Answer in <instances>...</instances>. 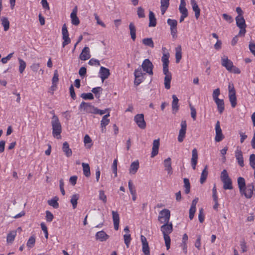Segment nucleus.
<instances>
[{
    "label": "nucleus",
    "instance_id": "54",
    "mask_svg": "<svg viewBox=\"0 0 255 255\" xmlns=\"http://www.w3.org/2000/svg\"><path fill=\"white\" fill-rule=\"evenodd\" d=\"M250 165L254 169H255V154H252L250 156Z\"/></svg>",
    "mask_w": 255,
    "mask_h": 255
},
{
    "label": "nucleus",
    "instance_id": "39",
    "mask_svg": "<svg viewBox=\"0 0 255 255\" xmlns=\"http://www.w3.org/2000/svg\"><path fill=\"white\" fill-rule=\"evenodd\" d=\"M129 28L130 30L131 38L133 41H134L136 38V28L133 23H130L129 25Z\"/></svg>",
    "mask_w": 255,
    "mask_h": 255
},
{
    "label": "nucleus",
    "instance_id": "44",
    "mask_svg": "<svg viewBox=\"0 0 255 255\" xmlns=\"http://www.w3.org/2000/svg\"><path fill=\"white\" fill-rule=\"evenodd\" d=\"M79 196L77 194H74L71 196L70 202L72 205L73 209H75L77 207V201L79 199Z\"/></svg>",
    "mask_w": 255,
    "mask_h": 255
},
{
    "label": "nucleus",
    "instance_id": "56",
    "mask_svg": "<svg viewBox=\"0 0 255 255\" xmlns=\"http://www.w3.org/2000/svg\"><path fill=\"white\" fill-rule=\"evenodd\" d=\"M63 41L62 42V47H64L66 45L71 42V39L69 36H62Z\"/></svg>",
    "mask_w": 255,
    "mask_h": 255
},
{
    "label": "nucleus",
    "instance_id": "42",
    "mask_svg": "<svg viewBox=\"0 0 255 255\" xmlns=\"http://www.w3.org/2000/svg\"><path fill=\"white\" fill-rule=\"evenodd\" d=\"M176 62L179 63L182 58V49L181 46H178L176 48Z\"/></svg>",
    "mask_w": 255,
    "mask_h": 255
},
{
    "label": "nucleus",
    "instance_id": "52",
    "mask_svg": "<svg viewBox=\"0 0 255 255\" xmlns=\"http://www.w3.org/2000/svg\"><path fill=\"white\" fill-rule=\"evenodd\" d=\"M81 97L84 100H93L94 99L93 95L91 93H83Z\"/></svg>",
    "mask_w": 255,
    "mask_h": 255
},
{
    "label": "nucleus",
    "instance_id": "6",
    "mask_svg": "<svg viewBox=\"0 0 255 255\" xmlns=\"http://www.w3.org/2000/svg\"><path fill=\"white\" fill-rule=\"evenodd\" d=\"M79 108L81 112H83L84 113L95 114L96 107L90 103L82 102Z\"/></svg>",
    "mask_w": 255,
    "mask_h": 255
},
{
    "label": "nucleus",
    "instance_id": "47",
    "mask_svg": "<svg viewBox=\"0 0 255 255\" xmlns=\"http://www.w3.org/2000/svg\"><path fill=\"white\" fill-rule=\"evenodd\" d=\"M184 186L185 188V193L188 194L190 190V185L189 179L187 178L184 179Z\"/></svg>",
    "mask_w": 255,
    "mask_h": 255
},
{
    "label": "nucleus",
    "instance_id": "10",
    "mask_svg": "<svg viewBox=\"0 0 255 255\" xmlns=\"http://www.w3.org/2000/svg\"><path fill=\"white\" fill-rule=\"evenodd\" d=\"M162 50L163 51V55L161 57V61L163 63V73H166L168 70L169 53L166 52V49L165 47H162Z\"/></svg>",
    "mask_w": 255,
    "mask_h": 255
},
{
    "label": "nucleus",
    "instance_id": "48",
    "mask_svg": "<svg viewBox=\"0 0 255 255\" xmlns=\"http://www.w3.org/2000/svg\"><path fill=\"white\" fill-rule=\"evenodd\" d=\"M124 242L127 248H128L131 241V237L130 234H126L124 235Z\"/></svg>",
    "mask_w": 255,
    "mask_h": 255
},
{
    "label": "nucleus",
    "instance_id": "27",
    "mask_svg": "<svg viewBox=\"0 0 255 255\" xmlns=\"http://www.w3.org/2000/svg\"><path fill=\"white\" fill-rule=\"evenodd\" d=\"M128 186L129 192L132 195V199L133 201H135L136 199V192L134 186L133 185L131 181H129L128 183Z\"/></svg>",
    "mask_w": 255,
    "mask_h": 255
},
{
    "label": "nucleus",
    "instance_id": "62",
    "mask_svg": "<svg viewBox=\"0 0 255 255\" xmlns=\"http://www.w3.org/2000/svg\"><path fill=\"white\" fill-rule=\"evenodd\" d=\"M223 18L229 23H231L233 21V19L231 15H229L226 13L223 14Z\"/></svg>",
    "mask_w": 255,
    "mask_h": 255
},
{
    "label": "nucleus",
    "instance_id": "11",
    "mask_svg": "<svg viewBox=\"0 0 255 255\" xmlns=\"http://www.w3.org/2000/svg\"><path fill=\"white\" fill-rule=\"evenodd\" d=\"M181 128L179 131L177 139L179 142H182L185 137L187 130V124L186 122L184 120H182L180 124Z\"/></svg>",
    "mask_w": 255,
    "mask_h": 255
},
{
    "label": "nucleus",
    "instance_id": "41",
    "mask_svg": "<svg viewBox=\"0 0 255 255\" xmlns=\"http://www.w3.org/2000/svg\"><path fill=\"white\" fill-rule=\"evenodd\" d=\"M18 61L19 63V68L18 70L20 73L22 74L24 72L26 66V62L22 59L18 58Z\"/></svg>",
    "mask_w": 255,
    "mask_h": 255
},
{
    "label": "nucleus",
    "instance_id": "3",
    "mask_svg": "<svg viewBox=\"0 0 255 255\" xmlns=\"http://www.w3.org/2000/svg\"><path fill=\"white\" fill-rule=\"evenodd\" d=\"M221 65L227 70L234 74H240L241 70L239 68L234 65L233 62L228 58L227 56L224 55L221 57Z\"/></svg>",
    "mask_w": 255,
    "mask_h": 255
},
{
    "label": "nucleus",
    "instance_id": "46",
    "mask_svg": "<svg viewBox=\"0 0 255 255\" xmlns=\"http://www.w3.org/2000/svg\"><path fill=\"white\" fill-rule=\"evenodd\" d=\"M142 43L151 48L154 47V43L151 38H146L142 39Z\"/></svg>",
    "mask_w": 255,
    "mask_h": 255
},
{
    "label": "nucleus",
    "instance_id": "49",
    "mask_svg": "<svg viewBox=\"0 0 255 255\" xmlns=\"http://www.w3.org/2000/svg\"><path fill=\"white\" fill-rule=\"evenodd\" d=\"M35 243V237L33 236H31L29 238V239L27 242L26 245L28 248H31L34 246Z\"/></svg>",
    "mask_w": 255,
    "mask_h": 255
},
{
    "label": "nucleus",
    "instance_id": "2",
    "mask_svg": "<svg viewBox=\"0 0 255 255\" xmlns=\"http://www.w3.org/2000/svg\"><path fill=\"white\" fill-rule=\"evenodd\" d=\"M160 230L163 234L165 246L167 250L170 248L171 239L169 234L173 231V225L171 222L164 223L160 227Z\"/></svg>",
    "mask_w": 255,
    "mask_h": 255
},
{
    "label": "nucleus",
    "instance_id": "59",
    "mask_svg": "<svg viewBox=\"0 0 255 255\" xmlns=\"http://www.w3.org/2000/svg\"><path fill=\"white\" fill-rule=\"evenodd\" d=\"M137 15L139 18L144 17V10L141 7H139L137 8Z\"/></svg>",
    "mask_w": 255,
    "mask_h": 255
},
{
    "label": "nucleus",
    "instance_id": "37",
    "mask_svg": "<svg viewBox=\"0 0 255 255\" xmlns=\"http://www.w3.org/2000/svg\"><path fill=\"white\" fill-rule=\"evenodd\" d=\"M208 166L207 165H206L204 169H203L201 173V177L200 179V182L201 184H203L205 182L208 176Z\"/></svg>",
    "mask_w": 255,
    "mask_h": 255
},
{
    "label": "nucleus",
    "instance_id": "43",
    "mask_svg": "<svg viewBox=\"0 0 255 255\" xmlns=\"http://www.w3.org/2000/svg\"><path fill=\"white\" fill-rule=\"evenodd\" d=\"M58 198L57 197H54L53 199L48 201V204L55 209H57L59 207V204L58 203Z\"/></svg>",
    "mask_w": 255,
    "mask_h": 255
},
{
    "label": "nucleus",
    "instance_id": "55",
    "mask_svg": "<svg viewBox=\"0 0 255 255\" xmlns=\"http://www.w3.org/2000/svg\"><path fill=\"white\" fill-rule=\"evenodd\" d=\"M220 94V91L219 88H217L213 91L212 96L214 101L219 99L218 98Z\"/></svg>",
    "mask_w": 255,
    "mask_h": 255
},
{
    "label": "nucleus",
    "instance_id": "58",
    "mask_svg": "<svg viewBox=\"0 0 255 255\" xmlns=\"http://www.w3.org/2000/svg\"><path fill=\"white\" fill-rule=\"evenodd\" d=\"M53 219V214L49 211H47L46 212V220L47 222H50Z\"/></svg>",
    "mask_w": 255,
    "mask_h": 255
},
{
    "label": "nucleus",
    "instance_id": "36",
    "mask_svg": "<svg viewBox=\"0 0 255 255\" xmlns=\"http://www.w3.org/2000/svg\"><path fill=\"white\" fill-rule=\"evenodd\" d=\"M149 27H154L156 25V20L155 17V15L154 13L150 11L149 13Z\"/></svg>",
    "mask_w": 255,
    "mask_h": 255
},
{
    "label": "nucleus",
    "instance_id": "19",
    "mask_svg": "<svg viewBox=\"0 0 255 255\" xmlns=\"http://www.w3.org/2000/svg\"><path fill=\"white\" fill-rule=\"evenodd\" d=\"M198 152L196 148H194L192 151V158L191 159V163L192 168L195 170L198 161Z\"/></svg>",
    "mask_w": 255,
    "mask_h": 255
},
{
    "label": "nucleus",
    "instance_id": "33",
    "mask_svg": "<svg viewBox=\"0 0 255 255\" xmlns=\"http://www.w3.org/2000/svg\"><path fill=\"white\" fill-rule=\"evenodd\" d=\"M179 10L180 12L181 13V15H184L188 16V10L186 7V2L185 1H181L180 2L179 6Z\"/></svg>",
    "mask_w": 255,
    "mask_h": 255
},
{
    "label": "nucleus",
    "instance_id": "24",
    "mask_svg": "<svg viewBox=\"0 0 255 255\" xmlns=\"http://www.w3.org/2000/svg\"><path fill=\"white\" fill-rule=\"evenodd\" d=\"M164 166L168 174L171 175L172 174V168L171 167V159L170 157L164 160Z\"/></svg>",
    "mask_w": 255,
    "mask_h": 255
},
{
    "label": "nucleus",
    "instance_id": "22",
    "mask_svg": "<svg viewBox=\"0 0 255 255\" xmlns=\"http://www.w3.org/2000/svg\"><path fill=\"white\" fill-rule=\"evenodd\" d=\"M159 144V139H155L153 140V146L152 148V152L151 153V157H154L158 154Z\"/></svg>",
    "mask_w": 255,
    "mask_h": 255
},
{
    "label": "nucleus",
    "instance_id": "15",
    "mask_svg": "<svg viewBox=\"0 0 255 255\" xmlns=\"http://www.w3.org/2000/svg\"><path fill=\"white\" fill-rule=\"evenodd\" d=\"M110 75V70L106 67L101 66L99 72V76L103 82Z\"/></svg>",
    "mask_w": 255,
    "mask_h": 255
},
{
    "label": "nucleus",
    "instance_id": "25",
    "mask_svg": "<svg viewBox=\"0 0 255 255\" xmlns=\"http://www.w3.org/2000/svg\"><path fill=\"white\" fill-rule=\"evenodd\" d=\"M139 167V161L137 160L132 162L129 167V172L131 174H135Z\"/></svg>",
    "mask_w": 255,
    "mask_h": 255
},
{
    "label": "nucleus",
    "instance_id": "45",
    "mask_svg": "<svg viewBox=\"0 0 255 255\" xmlns=\"http://www.w3.org/2000/svg\"><path fill=\"white\" fill-rule=\"evenodd\" d=\"M229 98L232 107L233 108H235L237 105V98L236 96V93L229 94Z\"/></svg>",
    "mask_w": 255,
    "mask_h": 255
},
{
    "label": "nucleus",
    "instance_id": "30",
    "mask_svg": "<svg viewBox=\"0 0 255 255\" xmlns=\"http://www.w3.org/2000/svg\"><path fill=\"white\" fill-rule=\"evenodd\" d=\"M62 150L65 154L67 157H70L72 155V150L70 148L69 144L67 142L65 141L63 144Z\"/></svg>",
    "mask_w": 255,
    "mask_h": 255
},
{
    "label": "nucleus",
    "instance_id": "51",
    "mask_svg": "<svg viewBox=\"0 0 255 255\" xmlns=\"http://www.w3.org/2000/svg\"><path fill=\"white\" fill-rule=\"evenodd\" d=\"M167 22L170 28H177V22L176 20L169 18L167 19Z\"/></svg>",
    "mask_w": 255,
    "mask_h": 255
},
{
    "label": "nucleus",
    "instance_id": "57",
    "mask_svg": "<svg viewBox=\"0 0 255 255\" xmlns=\"http://www.w3.org/2000/svg\"><path fill=\"white\" fill-rule=\"evenodd\" d=\"M88 64L91 66H94V65L99 66L100 64V61L98 60L94 59V58L91 59L89 61Z\"/></svg>",
    "mask_w": 255,
    "mask_h": 255
},
{
    "label": "nucleus",
    "instance_id": "13",
    "mask_svg": "<svg viewBox=\"0 0 255 255\" xmlns=\"http://www.w3.org/2000/svg\"><path fill=\"white\" fill-rule=\"evenodd\" d=\"M215 140L216 142H220L224 138V135L222 133V129L220 127V122L217 121L215 125Z\"/></svg>",
    "mask_w": 255,
    "mask_h": 255
},
{
    "label": "nucleus",
    "instance_id": "64",
    "mask_svg": "<svg viewBox=\"0 0 255 255\" xmlns=\"http://www.w3.org/2000/svg\"><path fill=\"white\" fill-rule=\"evenodd\" d=\"M40 64L39 63H34L30 66L31 70L34 72H37L39 68Z\"/></svg>",
    "mask_w": 255,
    "mask_h": 255
},
{
    "label": "nucleus",
    "instance_id": "14",
    "mask_svg": "<svg viewBox=\"0 0 255 255\" xmlns=\"http://www.w3.org/2000/svg\"><path fill=\"white\" fill-rule=\"evenodd\" d=\"M140 240L142 244V251L144 255H149L150 251L148 246V243L147 241L146 238L143 236H140Z\"/></svg>",
    "mask_w": 255,
    "mask_h": 255
},
{
    "label": "nucleus",
    "instance_id": "7",
    "mask_svg": "<svg viewBox=\"0 0 255 255\" xmlns=\"http://www.w3.org/2000/svg\"><path fill=\"white\" fill-rule=\"evenodd\" d=\"M170 212L168 209H164L159 213L158 220L161 224L169 223Z\"/></svg>",
    "mask_w": 255,
    "mask_h": 255
},
{
    "label": "nucleus",
    "instance_id": "40",
    "mask_svg": "<svg viewBox=\"0 0 255 255\" xmlns=\"http://www.w3.org/2000/svg\"><path fill=\"white\" fill-rule=\"evenodd\" d=\"M172 99L173 101L172 103V108L173 110V111L176 112L179 108V105H178V99L176 96V95H172Z\"/></svg>",
    "mask_w": 255,
    "mask_h": 255
},
{
    "label": "nucleus",
    "instance_id": "38",
    "mask_svg": "<svg viewBox=\"0 0 255 255\" xmlns=\"http://www.w3.org/2000/svg\"><path fill=\"white\" fill-rule=\"evenodd\" d=\"M1 25L3 27L5 31H7L9 28V21L6 17L3 16L1 18Z\"/></svg>",
    "mask_w": 255,
    "mask_h": 255
},
{
    "label": "nucleus",
    "instance_id": "18",
    "mask_svg": "<svg viewBox=\"0 0 255 255\" xmlns=\"http://www.w3.org/2000/svg\"><path fill=\"white\" fill-rule=\"evenodd\" d=\"M110 115L107 114L104 115L101 121V131L102 132H105L106 131V127L107 125L110 123V119L108 118L110 117Z\"/></svg>",
    "mask_w": 255,
    "mask_h": 255
},
{
    "label": "nucleus",
    "instance_id": "32",
    "mask_svg": "<svg viewBox=\"0 0 255 255\" xmlns=\"http://www.w3.org/2000/svg\"><path fill=\"white\" fill-rule=\"evenodd\" d=\"M160 3L161 12V14L163 15L169 6V0H161Z\"/></svg>",
    "mask_w": 255,
    "mask_h": 255
},
{
    "label": "nucleus",
    "instance_id": "12",
    "mask_svg": "<svg viewBox=\"0 0 255 255\" xmlns=\"http://www.w3.org/2000/svg\"><path fill=\"white\" fill-rule=\"evenodd\" d=\"M134 121L140 128L144 129L146 128V123L144 121L143 114L136 115L134 117Z\"/></svg>",
    "mask_w": 255,
    "mask_h": 255
},
{
    "label": "nucleus",
    "instance_id": "61",
    "mask_svg": "<svg viewBox=\"0 0 255 255\" xmlns=\"http://www.w3.org/2000/svg\"><path fill=\"white\" fill-rule=\"evenodd\" d=\"M228 149V147L227 146H225L222 149H221L220 150V152L222 155V159H223L224 162L226 160L225 155L227 153V151Z\"/></svg>",
    "mask_w": 255,
    "mask_h": 255
},
{
    "label": "nucleus",
    "instance_id": "9",
    "mask_svg": "<svg viewBox=\"0 0 255 255\" xmlns=\"http://www.w3.org/2000/svg\"><path fill=\"white\" fill-rule=\"evenodd\" d=\"M141 68L145 73L151 76L153 75V65L149 59H144L142 63Z\"/></svg>",
    "mask_w": 255,
    "mask_h": 255
},
{
    "label": "nucleus",
    "instance_id": "50",
    "mask_svg": "<svg viewBox=\"0 0 255 255\" xmlns=\"http://www.w3.org/2000/svg\"><path fill=\"white\" fill-rule=\"evenodd\" d=\"M58 74L57 70H55L54 73V75L52 80V87L55 86L58 81Z\"/></svg>",
    "mask_w": 255,
    "mask_h": 255
},
{
    "label": "nucleus",
    "instance_id": "26",
    "mask_svg": "<svg viewBox=\"0 0 255 255\" xmlns=\"http://www.w3.org/2000/svg\"><path fill=\"white\" fill-rule=\"evenodd\" d=\"M191 4L193 10L195 12V16L196 19H198L200 14V9L199 8L197 3L195 0H191Z\"/></svg>",
    "mask_w": 255,
    "mask_h": 255
},
{
    "label": "nucleus",
    "instance_id": "8",
    "mask_svg": "<svg viewBox=\"0 0 255 255\" xmlns=\"http://www.w3.org/2000/svg\"><path fill=\"white\" fill-rule=\"evenodd\" d=\"M145 75L146 73L142 72V69L141 67H138L137 69L135 70L134 72L135 77L134 84L137 86L142 83L145 79Z\"/></svg>",
    "mask_w": 255,
    "mask_h": 255
},
{
    "label": "nucleus",
    "instance_id": "4",
    "mask_svg": "<svg viewBox=\"0 0 255 255\" xmlns=\"http://www.w3.org/2000/svg\"><path fill=\"white\" fill-rule=\"evenodd\" d=\"M51 126L52 128V135L57 139L61 138V133L62 132V127L59 119L55 115L52 118Z\"/></svg>",
    "mask_w": 255,
    "mask_h": 255
},
{
    "label": "nucleus",
    "instance_id": "28",
    "mask_svg": "<svg viewBox=\"0 0 255 255\" xmlns=\"http://www.w3.org/2000/svg\"><path fill=\"white\" fill-rule=\"evenodd\" d=\"M165 75L164 77V86L166 89H169L170 88V82L171 80V75L169 73V70L166 73H164Z\"/></svg>",
    "mask_w": 255,
    "mask_h": 255
},
{
    "label": "nucleus",
    "instance_id": "5",
    "mask_svg": "<svg viewBox=\"0 0 255 255\" xmlns=\"http://www.w3.org/2000/svg\"><path fill=\"white\" fill-rule=\"evenodd\" d=\"M221 180L223 183V187L225 190H231L233 189L232 181L229 177L227 171L224 169L221 173Z\"/></svg>",
    "mask_w": 255,
    "mask_h": 255
},
{
    "label": "nucleus",
    "instance_id": "35",
    "mask_svg": "<svg viewBox=\"0 0 255 255\" xmlns=\"http://www.w3.org/2000/svg\"><path fill=\"white\" fill-rule=\"evenodd\" d=\"M82 166L83 168L84 175L86 177H89L91 175L90 168L89 164L86 163H82Z\"/></svg>",
    "mask_w": 255,
    "mask_h": 255
},
{
    "label": "nucleus",
    "instance_id": "63",
    "mask_svg": "<svg viewBox=\"0 0 255 255\" xmlns=\"http://www.w3.org/2000/svg\"><path fill=\"white\" fill-rule=\"evenodd\" d=\"M62 36H69V33L65 24H63L62 27Z\"/></svg>",
    "mask_w": 255,
    "mask_h": 255
},
{
    "label": "nucleus",
    "instance_id": "20",
    "mask_svg": "<svg viewBox=\"0 0 255 255\" xmlns=\"http://www.w3.org/2000/svg\"><path fill=\"white\" fill-rule=\"evenodd\" d=\"M91 57L90 49L88 47H85L80 54L79 58L81 60L85 61Z\"/></svg>",
    "mask_w": 255,
    "mask_h": 255
},
{
    "label": "nucleus",
    "instance_id": "34",
    "mask_svg": "<svg viewBox=\"0 0 255 255\" xmlns=\"http://www.w3.org/2000/svg\"><path fill=\"white\" fill-rule=\"evenodd\" d=\"M16 231L14 230L10 232L7 235L6 242L8 244H11L16 236Z\"/></svg>",
    "mask_w": 255,
    "mask_h": 255
},
{
    "label": "nucleus",
    "instance_id": "53",
    "mask_svg": "<svg viewBox=\"0 0 255 255\" xmlns=\"http://www.w3.org/2000/svg\"><path fill=\"white\" fill-rule=\"evenodd\" d=\"M99 199L102 201L104 203L107 202V196L103 190L99 191Z\"/></svg>",
    "mask_w": 255,
    "mask_h": 255
},
{
    "label": "nucleus",
    "instance_id": "29",
    "mask_svg": "<svg viewBox=\"0 0 255 255\" xmlns=\"http://www.w3.org/2000/svg\"><path fill=\"white\" fill-rule=\"evenodd\" d=\"M217 106V110L220 114H222L225 110V104L223 99H218L214 101Z\"/></svg>",
    "mask_w": 255,
    "mask_h": 255
},
{
    "label": "nucleus",
    "instance_id": "16",
    "mask_svg": "<svg viewBox=\"0 0 255 255\" xmlns=\"http://www.w3.org/2000/svg\"><path fill=\"white\" fill-rule=\"evenodd\" d=\"M109 238V236L104 231L98 232L95 235V239L100 242H105Z\"/></svg>",
    "mask_w": 255,
    "mask_h": 255
},
{
    "label": "nucleus",
    "instance_id": "31",
    "mask_svg": "<svg viewBox=\"0 0 255 255\" xmlns=\"http://www.w3.org/2000/svg\"><path fill=\"white\" fill-rule=\"evenodd\" d=\"M236 24L240 28L242 27H246V22L243 15H238L236 17Z\"/></svg>",
    "mask_w": 255,
    "mask_h": 255
},
{
    "label": "nucleus",
    "instance_id": "1",
    "mask_svg": "<svg viewBox=\"0 0 255 255\" xmlns=\"http://www.w3.org/2000/svg\"><path fill=\"white\" fill-rule=\"evenodd\" d=\"M237 182L241 195L247 199L251 198L254 193V184H249L246 186L245 180L242 177L238 178Z\"/></svg>",
    "mask_w": 255,
    "mask_h": 255
},
{
    "label": "nucleus",
    "instance_id": "17",
    "mask_svg": "<svg viewBox=\"0 0 255 255\" xmlns=\"http://www.w3.org/2000/svg\"><path fill=\"white\" fill-rule=\"evenodd\" d=\"M112 218L113 220L114 229L117 231L119 228L120 216L117 211H112Z\"/></svg>",
    "mask_w": 255,
    "mask_h": 255
},
{
    "label": "nucleus",
    "instance_id": "21",
    "mask_svg": "<svg viewBox=\"0 0 255 255\" xmlns=\"http://www.w3.org/2000/svg\"><path fill=\"white\" fill-rule=\"evenodd\" d=\"M235 157L239 165L241 167H243L244 166V163L243 153L241 149L238 148L235 151Z\"/></svg>",
    "mask_w": 255,
    "mask_h": 255
},
{
    "label": "nucleus",
    "instance_id": "23",
    "mask_svg": "<svg viewBox=\"0 0 255 255\" xmlns=\"http://www.w3.org/2000/svg\"><path fill=\"white\" fill-rule=\"evenodd\" d=\"M77 9L75 7L71 13L70 18L71 19V23L74 25H78L80 23L79 18L77 16Z\"/></svg>",
    "mask_w": 255,
    "mask_h": 255
},
{
    "label": "nucleus",
    "instance_id": "60",
    "mask_svg": "<svg viewBox=\"0 0 255 255\" xmlns=\"http://www.w3.org/2000/svg\"><path fill=\"white\" fill-rule=\"evenodd\" d=\"M94 16L98 24L101 25L103 27H106V25L100 19L97 13H94Z\"/></svg>",
    "mask_w": 255,
    "mask_h": 255
}]
</instances>
